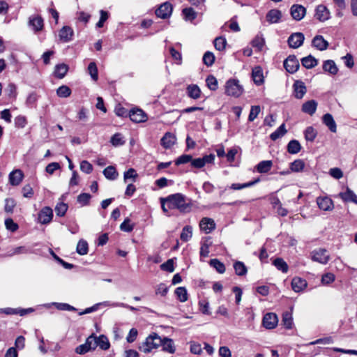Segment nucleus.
<instances>
[{"instance_id": "obj_1", "label": "nucleus", "mask_w": 357, "mask_h": 357, "mask_svg": "<svg viewBox=\"0 0 357 357\" xmlns=\"http://www.w3.org/2000/svg\"><path fill=\"white\" fill-rule=\"evenodd\" d=\"M160 204L163 212L167 215H169V209H177L181 213H186L190 212L192 207V199L182 193H175L160 198Z\"/></svg>"}, {"instance_id": "obj_2", "label": "nucleus", "mask_w": 357, "mask_h": 357, "mask_svg": "<svg viewBox=\"0 0 357 357\" xmlns=\"http://www.w3.org/2000/svg\"><path fill=\"white\" fill-rule=\"evenodd\" d=\"M161 343L162 338L157 333H152L140 344L139 349L144 354H149L153 349H158Z\"/></svg>"}, {"instance_id": "obj_3", "label": "nucleus", "mask_w": 357, "mask_h": 357, "mask_svg": "<svg viewBox=\"0 0 357 357\" xmlns=\"http://www.w3.org/2000/svg\"><path fill=\"white\" fill-rule=\"evenodd\" d=\"M244 93V87L236 78H230L225 82V93L231 97L238 98Z\"/></svg>"}, {"instance_id": "obj_4", "label": "nucleus", "mask_w": 357, "mask_h": 357, "mask_svg": "<svg viewBox=\"0 0 357 357\" xmlns=\"http://www.w3.org/2000/svg\"><path fill=\"white\" fill-rule=\"evenodd\" d=\"M311 259L313 261L318 262L321 264H326L330 260V255L327 250L324 248H317L312 250L310 253Z\"/></svg>"}, {"instance_id": "obj_5", "label": "nucleus", "mask_w": 357, "mask_h": 357, "mask_svg": "<svg viewBox=\"0 0 357 357\" xmlns=\"http://www.w3.org/2000/svg\"><path fill=\"white\" fill-rule=\"evenodd\" d=\"M314 18L320 22H324L331 18V11L324 4H319L314 9Z\"/></svg>"}, {"instance_id": "obj_6", "label": "nucleus", "mask_w": 357, "mask_h": 357, "mask_svg": "<svg viewBox=\"0 0 357 357\" xmlns=\"http://www.w3.org/2000/svg\"><path fill=\"white\" fill-rule=\"evenodd\" d=\"M93 339L91 335L89 336L84 344H82L81 345H79L75 349V352L78 354H84L91 350H94L96 349L95 342H93Z\"/></svg>"}, {"instance_id": "obj_7", "label": "nucleus", "mask_w": 357, "mask_h": 357, "mask_svg": "<svg viewBox=\"0 0 357 357\" xmlns=\"http://www.w3.org/2000/svg\"><path fill=\"white\" fill-rule=\"evenodd\" d=\"M215 155L209 154L204 156L203 158H199L196 159H192L191 165L195 168H202L205 166L206 164H211L214 162Z\"/></svg>"}, {"instance_id": "obj_8", "label": "nucleus", "mask_w": 357, "mask_h": 357, "mask_svg": "<svg viewBox=\"0 0 357 357\" xmlns=\"http://www.w3.org/2000/svg\"><path fill=\"white\" fill-rule=\"evenodd\" d=\"M305 36L301 32L292 33L288 38V44L291 48H298L301 47L304 41Z\"/></svg>"}, {"instance_id": "obj_9", "label": "nucleus", "mask_w": 357, "mask_h": 357, "mask_svg": "<svg viewBox=\"0 0 357 357\" xmlns=\"http://www.w3.org/2000/svg\"><path fill=\"white\" fill-rule=\"evenodd\" d=\"M128 114L130 120L135 123L144 122L147 119L146 113L141 109H132L129 112Z\"/></svg>"}, {"instance_id": "obj_10", "label": "nucleus", "mask_w": 357, "mask_h": 357, "mask_svg": "<svg viewBox=\"0 0 357 357\" xmlns=\"http://www.w3.org/2000/svg\"><path fill=\"white\" fill-rule=\"evenodd\" d=\"M290 13L294 20L300 21L305 17L306 9L301 5L294 4L291 7Z\"/></svg>"}, {"instance_id": "obj_11", "label": "nucleus", "mask_w": 357, "mask_h": 357, "mask_svg": "<svg viewBox=\"0 0 357 357\" xmlns=\"http://www.w3.org/2000/svg\"><path fill=\"white\" fill-rule=\"evenodd\" d=\"M278 319L275 313L266 314L263 318V326L267 329H273L276 327Z\"/></svg>"}, {"instance_id": "obj_12", "label": "nucleus", "mask_w": 357, "mask_h": 357, "mask_svg": "<svg viewBox=\"0 0 357 357\" xmlns=\"http://www.w3.org/2000/svg\"><path fill=\"white\" fill-rule=\"evenodd\" d=\"M172 12V4L165 2L162 3L156 10L155 14L158 17L162 19H166L169 17Z\"/></svg>"}, {"instance_id": "obj_13", "label": "nucleus", "mask_w": 357, "mask_h": 357, "mask_svg": "<svg viewBox=\"0 0 357 357\" xmlns=\"http://www.w3.org/2000/svg\"><path fill=\"white\" fill-rule=\"evenodd\" d=\"M53 218L52 209L50 207L43 208L38 214V220L42 224L50 222Z\"/></svg>"}, {"instance_id": "obj_14", "label": "nucleus", "mask_w": 357, "mask_h": 357, "mask_svg": "<svg viewBox=\"0 0 357 357\" xmlns=\"http://www.w3.org/2000/svg\"><path fill=\"white\" fill-rule=\"evenodd\" d=\"M199 227L205 234H209L215 229V223L211 218H203L199 222Z\"/></svg>"}, {"instance_id": "obj_15", "label": "nucleus", "mask_w": 357, "mask_h": 357, "mask_svg": "<svg viewBox=\"0 0 357 357\" xmlns=\"http://www.w3.org/2000/svg\"><path fill=\"white\" fill-rule=\"evenodd\" d=\"M317 204L319 208L323 211H331L333 208V202L328 197H319L317 198Z\"/></svg>"}, {"instance_id": "obj_16", "label": "nucleus", "mask_w": 357, "mask_h": 357, "mask_svg": "<svg viewBox=\"0 0 357 357\" xmlns=\"http://www.w3.org/2000/svg\"><path fill=\"white\" fill-rule=\"evenodd\" d=\"M93 337V341L95 342L96 348L99 347L102 350H107L110 347V343L109 342L108 338L104 335H101L98 337H96L94 334L91 335Z\"/></svg>"}, {"instance_id": "obj_17", "label": "nucleus", "mask_w": 357, "mask_h": 357, "mask_svg": "<svg viewBox=\"0 0 357 357\" xmlns=\"http://www.w3.org/2000/svg\"><path fill=\"white\" fill-rule=\"evenodd\" d=\"M29 26H31L35 32L40 31L43 28V20L40 16L32 15L29 19Z\"/></svg>"}, {"instance_id": "obj_18", "label": "nucleus", "mask_w": 357, "mask_h": 357, "mask_svg": "<svg viewBox=\"0 0 357 357\" xmlns=\"http://www.w3.org/2000/svg\"><path fill=\"white\" fill-rule=\"evenodd\" d=\"M307 286V281L300 277H294L291 280V288L296 293L303 291Z\"/></svg>"}, {"instance_id": "obj_19", "label": "nucleus", "mask_w": 357, "mask_h": 357, "mask_svg": "<svg viewBox=\"0 0 357 357\" xmlns=\"http://www.w3.org/2000/svg\"><path fill=\"white\" fill-rule=\"evenodd\" d=\"M73 30L68 26H64L59 33V40L63 43H68L73 39Z\"/></svg>"}, {"instance_id": "obj_20", "label": "nucleus", "mask_w": 357, "mask_h": 357, "mask_svg": "<svg viewBox=\"0 0 357 357\" xmlns=\"http://www.w3.org/2000/svg\"><path fill=\"white\" fill-rule=\"evenodd\" d=\"M312 45L316 49L320 51H323L328 48V43L324 38L322 36L317 35L312 39Z\"/></svg>"}, {"instance_id": "obj_21", "label": "nucleus", "mask_w": 357, "mask_h": 357, "mask_svg": "<svg viewBox=\"0 0 357 357\" xmlns=\"http://www.w3.org/2000/svg\"><path fill=\"white\" fill-rule=\"evenodd\" d=\"M294 96L296 98H302L306 93V87L302 81L297 80L294 82Z\"/></svg>"}, {"instance_id": "obj_22", "label": "nucleus", "mask_w": 357, "mask_h": 357, "mask_svg": "<svg viewBox=\"0 0 357 357\" xmlns=\"http://www.w3.org/2000/svg\"><path fill=\"white\" fill-rule=\"evenodd\" d=\"M23 178L24 174L20 169L13 170L9 174V181L12 185H18Z\"/></svg>"}, {"instance_id": "obj_23", "label": "nucleus", "mask_w": 357, "mask_h": 357, "mask_svg": "<svg viewBox=\"0 0 357 357\" xmlns=\"http://www.w3.org/2000/svg\"><path fill=\"white\" fill-rule=\"evenodd\" d=\"M176 138L171 132H166L161 139V144L165 149H170L175 143Z\"/></svg>"}, {"instance_id": "obj_24", "label": "nucleus", "mask_w": 357, "mask_h": 357, "mask_svg": "<svg viewBox=\"0 0 357 357\" xmlns=\"http://www.w3.org/2000/svg\"><path fill=\"white\" fill-rule=\"evenodd\" d=\"M186 93L188 97L197 100L201 97L202 91L197 84H190L186 88Z\"/></svg>"}, {"instance_id": "obj_25", "label": "nucleus", "mask_w": 357, "mask_h": 357, "mask_svg": "<svg viewBox=\"0 0 357 357\" xmlns=\"http://www.w3.org/2000/svg\"><path fill=\"white\" fill-rule=\"evenodd\" d=\"M162 347V351L169 354H173L176 351V347L173 340L168 337H164L162 339L161 345Z\"/></svg>"}, {"instance_id": "obj_26", "label": "nucleus", "mask_w": 357, "mask_h": 357, "mask_svg": "<svg viewBox=\"0 0 357 357\" xmlns=\"http://www.w3.org/2000/svg\"><path fill=\"white\" fill-rule=\"evenodd\" d=\"M322 121L332 132H336V123L331 114H324L322 117Z\"/></svg>"}, {"instance_id": "obj_27", "label": "nucleus", "mask_w": 357, "mask_h": 357, "mask_svg": "<svg viewBox=\"0 0 357 357\" xmlns=\"http://www.w3.org/2000/svg\"><path fill=\"white\" fill-rule=\"evenodd\" d=\"M317 107V102L314 100H308L302 105V111L304 113L312 115L315 113Z\"/></svg>"}, {"instance_id": "obj_28", "label": "nucleus", "mask_w": 357, "mask_h": 357, "mask_svg": "<svg viewBox=\"0 0 357 357\" xmlns=\"http://www.w3.org/2000/svg\"><path fill=\"white\" fill-rule=\"evenodd\" d=\"M252 77L255 84H262L264 82V75L262 68H252Z\"/></svg>"}, {"instance_id": "obj_29", "label": "nucleus", "mask_w": 357, "mask_h": 357, "mask_svg": "<svg viewBox=\"0 0 357 357\" xmlns=\"http://www.w3.org/2000/svg\"><path fill=\"white\" fill-rule=\"evenodd\" d=\"M339 195L344 202H356V195L349 188H347L345 192H340Z\"/></svg>"}, {"instance_id": "obj_30", "label": "nucleus", "mask_w": 357, "mask_h": 357, "mask_svg": "<svg viewBox=\"0 0 357 357\" xmlns=\"http://www.w3.org/2000/svg\"><path fill=\"white\" fill-rule=\"evenodd\" d=\"M282 14L279 10H271L266 15V19L270 23H277L281 18Z\"/></svg>"}, {"instance_id": "obj_31", "label": "nucleus", "mask_w": 357, "mask_h": 357, "mask_svg": "<svg viewBox=\"0 0 357 357\" xmlns=\"http://www.w3.org/2000/svg\"><path fill=\"white\" fill-rule=\"evenodd\" d=\"M301 149V146L298 140L292 139L287 144V151L291 154H296Z\"/></svg>"}, {"instance_id": "obj_32", "label": "nucleus", "mask_w": 357, "mask_h": 357, "mask_svg": "<svg viewBox=\"0 0 357 357\" xmlns=\"http://www.w3.org/2000/svg\"><path fill=\"white\" fill-rule=\"evenodd\" d=\"M271 160H263L257 165V170L259 173H267L272 167Z\"/></svg>"}, {"instance_id": "obj_33", "label": "nucleus", "mask_w": 357, "mask_h": 357, "mask_svg": "<svg viewBox=\"0 0 357 357\" xmlns=\"http://www.w3.org/2000/svg\"><path fill=\"white\" fill-rule=\"evenodd\" d=\"M76 251L80 255H86L89 251L88 243L84 239H80L77 243Z\"/></svg>"}, {"instance_id": "obj_34", "label": "nucleus", "mask_w": 357, "mask_h": 357, "mask_svg": "<svg viewBox=\"0 0 357 357\" xmlns=\"http://www.w3.org/2000/svg\"><path fill=\"white\" fill-rule=\"evenodd\" d=\"M305 167V162L303 160L297 159L295 160L290 164L289 168L291 172H300L303 170Z\"/></svg>"}, {"instance_id": "obj_35", "label": "nucleus", "mask_w": 357, "mask_h": 357, "mask_svg": "<svg viewBox=\"0 0 357 357\" xmlns=\"http://www.w3.org/2000/svg\"><path fill=\"white\" fill-rule=\"evenodd\" d=\"M104 176L109 180H115L117 178L118 173L113 166H108L103 170Z\"/></svg>"}, {"instance_id": "obj_36", "label": "nucleus", "mask_w": 357, "mask_h": 357, "mask_svg": "<svg viewBox=\"0 0 357 357\" xmlns=\"http://www.w3.org/2000/svg\"><path fill=\"white\" fill-rule=\"evenodd\" d=\"M110 142L114 146H123L126 141L122 134L117 132L112 135Z\"/></svg>"}, {"instance_id": "obj_37", "label": "nucleus", "mask_w": 357, "mask_h": 357, "mask_svg": "<svg viewBox=\"0 0 357 357\" xmlns=\"http://www.w3.org/2000/svg\"><path fill=\"white\" fill-rule=\"evenodd\" d=\"M303 67H315L318 65V61L312 56L309 55L301 59Z\"/></svg>"}, {"instance_id": "obj_38", "label": "nucleus", "mask_w": 357, "mask_h": 357, "mask_svg": "<svg viewBox=\"0 0 357 357\" xmlns=\"http://www.w3.org/2000/svg\"><path fill=\"white\" fill-rule=\"evenodd\" d=\"M287 132L284 123H282L275 131L271 134L270 137L272 140L275 141L282 137Z\"/></svg>"}, {"instance_id": "obj_39", "label": "nucleus", "mask_w": 357, "mask_h": 357, "mask_svg": "<svg viewBox=\"0 0 357 357\" xmlns=\"http://www.w3.org/2000/svg\"><path fill=\"white\" fill-rule=\"evenodd\" d=\"M234 268L236 275L239 276L245 275L247 273V268L241 261H236L234 264Z\"/></svg>"}, {"instance_id": "obj_40", "label": "nucleus", "mask_w": 357, "mask_h": 357, "mask_svg": "<svg viewBox=\"0 0 357 357\" xmlns=\"http://www.w3.org/2000/svg\"><path fill=\"white\" fill-rule=\"evenodd\" d=\"M192 235V228L190 226H185L181 231L180 238L183 241H188Z\"/></svg>"}, {"instance_id": "obj_41", "label": "nucleus", "mask_w": 357, "mask_h": 357, "mask_svg": "<svg viewBox=\"0 0 357 357\" xmlns=\"http://www.w3.org/2000/svg\"><path fill=\"white\" fill-rule=\"evenodd\" d=\"M299 62L295 55H289L283 63V67H299Z\"/></svg>"}, {"instance_id": "obj_42", "label": "nucleus", "mask_w": 357, "mask_h": 357, "mask_svg": "<svg viewBox=\"0 0 357 357\" xmlns=\"http://www.w3.org/2000/svg\"><path fill=\"white\" fill-rule=\"evenodd\" d=\"M209 264L219 273H223L225 272V266L224 264L219 261L218 259H211Z\"/></svg>"}, {"instance_id": "obj_43", "label": "nucleus", "mask_w": 357, "mask_h": 357, "mask_svg": "<svg viewBox=\"0 0 357 357\" xmlns=\"http://www.w3.org/2000/svg\"><path fill=\"white\" fill-rule=\"evenodd\" d=\"M273 265L282 273H287L288 271V265L282 258L275 259L273 261Z\"/></svg>"}, {"instance_id": "obj_44", "label": "nucleus", "mask_w": 357, "mask_h": 357, "mask_svg": "<svg viewBox=\"0 0 357 357\" xmlns=\"http://www.w3.org/2000/svg\"><path fill=\"white\" fill-rule=\"evenodd\" d=\"M175 294L181 302H185L188 300V293L185 287H180L176 288Z\"/></svg>"}, {"instance_id": "obj_45", "label": "nucleus", "mask_w": 357, "mask_h": 357, "mask_svg": "<svg viewBox=\"0 0 357 357\" xmlns=\"http://www.w3.org/2000/svg\"><path fill=\"white\" fill-rule=\"evenodd\" d=\"M259 181V178H257L252 181H250V182H248V183H243V184H240V183H233L231 184V188L233 189V190H241V189H243V188H249V187H251L254 185H255L256 183H257Z\"/></svg>"}, {"instance_id": "obj_46", "label": "nucleus", "mask_w": 357, "mask_h": 357, "mask_svg": "<svg viewBox=\"0 0 357 357\" xmlns=\"http://www.w3.org/2000/svg\"><path fill=\"white\" fill-rule=\"evenodd\" d=\"M206 83L208 88L211 91H215L218 88V80L213 75H209L207 77L206 79Z\"/></svg>"}, {"instance_id": "obj_47", "label": "nucleus", "mask_w": 357, "mask_h": 357, "mask_svg": "<svg viewBox=\"0 0 357 357\" xmlns=\"http://www.w3.org/2000/svg\"><path fill=\"white\" fill-rule=\"evenodd\" d=\"M282 323L286 328L290 329L292 328L293 317L290 312H286L283 314Z\"/></svg>"}, {"instance_id": "obj_48", "label": "nucleus", "mask_w": 357, "mask_h": 357, "mask_svg": "<svg viewBox=\"0 0 357 357\" xmlns=\"http://www.w3.org/2000/svg\"><path fill=\"white\" fill-rule=\"evenodd\" d=\"M227 45V40L224 37H217L214 40L215 48L218 51H222L225 49Z\"/></svg>"}, {"instance_id": "obj_49", "label": "nucleus", "mask_w": 357, "mask_h": 357, "mask_svg": "<svg viewBox=\"0 0 357 357\" xmlns=\"http://www.w3.org/2000/svg\"><path fill=\"white\" fill-rule=\"evenodd\" d=\"M265 41L261 36L257 35L252 41V45L258 51H261L264 45Z\"/></svg>"}, {"instance_id": "obj_50", "label": "nucleus", "mask_w": 357, "mask_h": 357, "mask_svg": "<svg viewBox=\"0 0 357 357\" xmlns=\"http://www.w3.org/2000/svg\"><path fill=\"white\" fill-rule=\"evenodd\" d=\"M317 135V131L311 126L307 127L305 130V138L307 141L313 142Z\"/></svg>"}, {"instance_id": "obj_51", "label": "nucleus", "mask_w": 357, "mask_h": 357, "mask_svg": "<svg viewBox=\"0 0 357 357\" xmlns=\"http://www.w3.org/2000/svg\"><path fill=\"white\" fill-rule=\"evenodd\" d=\"M71 93L70 89L67 86H61L56 90V94L61 98H67L70 96Z\"/></svg>"}, {"instance_id": "obj_52", "label": "nucleus", "mask_w": 357, "mask_h": 357, "mask_svg": "<svg viewBox=\"0 0 357 357\" xmlns=\"http://www.w3.org/2000/svg\"><path fill=\"white\" fill-rule=\"evenodd\" d=\"M52 305H54L59 310H66V311H76L77 309L68 304L64 303H52Z\"/></svg>"}, {"instance_id": "obj_53", "label": "nucleus", "mask_w": 357, "mask_h": 357, "mask_svg": "<svg viewBox=\"0 0 357 357\" xmlns=\"http://www.w3.org/2000/svg\"><path fill=\"white\" fill-rule=\"evenodd\" d=\"M16 203L15 200L12 198H6L5 199V206L4 210L6 213H12L13 212V209L15 207Z\"/></svg>"}, {"instance_id": "obj_54", "label": "nucleus", "mask_w": 357, "mask_h": 357, "mask_svg": "<svg viewBox=\"0 0 357 357\" xmlns=\"http://www.w3.org/2000/svg\"><path fill=\"white\" fill-rule=\"evenodd\" d=\"M137 177V174L133 168H130L128 171L124 172L123 178L125 182H128V180L135 181Z\"/></svg>"}, {"instance_id": "obj_55", "label": "nucleus", "mask_w": 357, "mask_h": 357, "mask_svg": "<svg viewBox=\"0 0 357 357\" xmlns=\"http://www.w3.org/2000/svg\"><path fill=\"white\" fill-rule=\"evenodd\" d=\"M215 61V56L211 52H206L203 56V62L207 66H212Z\"/></svg>"}, {"instance_id": "obj_56", "label": "nucleus", "mask_w": 357, "mask_h": 357, "mask_svg": "<svg viewBox=\"0 0 357 357\" xmlns=\"http://www.w3.org/2000/svg\"><path fill=\"white\" fill-rule=\"evenodd\" d=\"M68 210V205L65 203L61 202L57 204L55 207V211L58 216H63Z\"/></svg>"}, {"instance_id": "obj_57", "label": "nucleus", "mask_w": 357, "mask_h": 357, "mask_svg": "<svg viewBox=\"0 0 357 357\" xmlns=\"http://www.w3.org/2000/svg\"><path fill=\"white\" fill-rule=\"evenodd\" d=\"M261 109L259 105L252 106L248 116V120L250 121H253L257 117Z\"/></svg>"}, {"instance_id": "obj_58", "label": "nucleus", "mask_w": 357, "mask_h": 357, "mask_svg": "<svg viewBox=\"0 0 357 357\" xmlns=\"http://www.w3.org/2000/svg\"><path fill=\"white\" fill-rule=\"evenodd\" d=\"M183 14L185 20H192L196 18L197 14L192 8H186L183 10Z\"/></svg>"}, {"instance_id": "obj_59", "label": "nucleus", "mask_w": 357, "mask_h": 357, "mask_svg": "<svg viewBox=\"0 0 357 357\" xmlns=\"http://www.w3.org/2000/svg\"><path fill=\"white\" fill-rule=\"evenodd\" d=\"M134 225L130 224V220L129 218L125 219L120 225L121 230L126 232H130L132 231Z\"/></svg>"}, {"instance_id": "obj_60", "label": "nucleus", "mask_w": 357, "mask_h": 357, "mask_svg": "<svg viewBox=\"0 0 357 357\" xmlns=\"http://www.w3.org/2000/svg\"><path fill=\"white\" fill-rule=\"evenodd\" d=\"M162 270L167 272H173L174 271V261L172 259H168L166 262L160 265Z\"/></svg>"}, {"instance_id": "obj_61", "label": "nucleus", "mask_w": 357, "mask_h": 357, "mask_svg": "<svg viewBox=\"0 0 357 357\" xmlns=\"http://www.w3.org/2000/svg\"><path fill=\"white\" fill-rule=\"evenodd\" d=\"M91 199V195L89 193H82L77 197V202L82 206H86L89 204Z\"/></svg>"}, {"instance_id": "obj_62", "label": "nucleus", "mask_w": 357, "mask_h": 357, "mask_svg": "<svg viewBox=\"0 0 357 357\" xmlns=\"http://www.w3.org/2000/svg\"><path fill=\"white\" fill-rule=\"evenodd\" d=\"M80 169L83 172L90 174L93 170L92 165L86 160H83L80 163Z\"/></svg>"}, {"instance_id": "obj_63", "label": "nucleus", "mask_w": 357, "mask_h": 357, "mask_svg": "<svg viewBox=\"0 0 357 357\" xmlns=\"http://www.w3.org/2000/svg\"><path fill=\"white\" fill-rule=\"evenodd\" d=\"M335 275L331 273H327L322 275L321 283L323 284H329L335 280Z\"/></svg>"}, {"instance_id": "obj_64", "label": "nucleus", "mask_w": 357, "mask_h": 357, "mask_svg": "<svg viewBox=\"0 0 357 357\" xmlns=\"http://www.w3.org/2000/svg\"><path fill=\"white\" fill-rule=\"evenodd\" d=\"M192 161V156L190 155H182L178 157L175 161L176 165L185 164Z\"/></svg>"}]
</instances>
